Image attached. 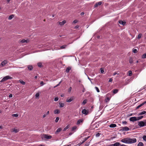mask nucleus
Segmentation results:
<instances>
[{
    "label": "nucleus",
    "instance_id": "f257e3e1",
    "mask_svg": "<svg viewBox=\"0 0 146 146\" xmlns=\"http://www.w3.org/2000/svg\"><path fill=\"white\" fill-rule=\"evenodd\" d=\"M121 141L124 143L131 144L136 142L137 140L135 138L131 139L129 137H127L122 139Z\"/></svg>",
    "mask_w": 146,
    "mask_h": 146
},
{
    "label": "nucleus",
    "instance_id": "f03ea898",
    "mask_svg": "<svg viewBox=\"0 0 146 146\" xmlns=\"http://www.w3.org/2000/svg\"><path fill=\"white\" fill-rule=\"evenodd\" d=\"M138 125L140 127L146 126V120L144 121H141L138 123Z\"/></svg>",
    "mask_w": 146,
    "mask_h": 146
},
{
    "label": "nucleus",
    "instance_id": "7ed1b4c3",
    "mask_svg": "<svg viewBox=\"0 0 146 146\" xmlns=\"http://www.w3.org/2000/svg\"><path fill=\"white\" fill-rule=\"evenodd\" d=\"M12 78L9 76H7L4 77L1 81V82H2L7 80L11 79Z\"/></svg>",
    "mask_w": 146,
    "mask_h": 146
},
{
    "label": "nucleus",
    "instance_id": "20e7f679",
    "mask_svg": "<svg viewBox=\"0 0 146 146\" xmlns=\"http://www.w3.org/2000/svg\"><path fill=\"white\" fill-rule=\"evenodd\" d=\"M129 120L130 121L133 122L138 120L137 117H130Z\"/></svg>",
    "mask_w": 146,
    "mask_h": 146
},
{
    "label": "nucleus",
    "instance_id": "39448f33",
    "mask_svg": "<svg viewBox=\"0 0 146 146\" xmlns=\"http://www.w3.org/2000/svg\"><path fill=\"white\" fill-rule=\"evenodd\" d=\"M8 63V61L6 60H4L2 62H1V67H3L5 65L7 64Z\"/></svg>",
    "mask_w": 146,
    "mask_h": 146
},
{
    "label": "nucleus",
    "instance_id": "423d86ee",
    "mask_svg": "<svg viewBox=\"0 0 146 146\" xmlns=\"http://www.w3.org/2000/svg\"><path fill=\"white\" fill-rule=\"evenodd\" d=\"M74 100V97L73 96H72L71 97L69 98H67L66 100V102L69 103L72 101Z\"/></svg>",
    "mask_w": 146,
    "mask_h": 146
},
{
    "label": "nucleus",
    "instance_id": "0eeeda50",
    "mask_svg": "<svg viewBox=\"0 0 146 146\" xmlns=\"http://www.w3.org/2000/svg\"><path fill=\"white\" fill-rule=\"evenodd\" d=\"M129 128L127 127H121V130L122 131H127L129 130Z\"/></svg>",
    "mask_w": 146,
    "mask_h": 146
},
{
    "label": "nucleus",
    "instance_id": "6e6552de",
    "mask_svg": "<svg viewBox=\"0 0 146 146\" xmlns=\"http://www.w3.org/2000/svg\"><path fill=\"white\" fill-rule=\"evenodd\" d=\"M88 111L85 109L83 110L82 111V113L83 114L86 115L88 113Z\"/></svg>",
    "mask_w": 146,
    "mask_h": 146
},
{
    "label": "nucleus",
    "instance_id": "1a4fd4ad",
    "mask_svg": "<svg viewBox=\"0 0 146 146\" xmlns=\"http://www.w3.org/2000/svg\"><path fill=\"white\" fill-rule=\"evenodd\" d=\"M29 41V39H23L21 40L20 42L21 43H24L25 42L27 43Z\"/></svg>",
    "mask_w": 146,
    "mask_h": 146
},
{
    "label": "nucleus",
    "instance_id": "9d476101",
    "mask_svg": "<svg viewBox=\"0 0 146 146\" xmlns=\"http://www.w3.org/2000/svg\"><path fill=\"white\" fill-rule=\"evenodd\" d=\"M77 128V127L76 126L72 127V131H73V133L75 132L76 131Z\"/></svg>",
    "mask_w": 146,
    "mask_h": 146
},
{
    "label": "nucleus",
    "instance_id": "9b49d317",
    "mask_svg": "<svg viewBox=\"0 0 146 146\" xmlns=\"http://www.w3.org/2000/svg\"><path fill=\"white\" fill-rule=\"evenodd\" d=\"M102 4V2L101 1L99 2H98L96 3L94 5V7H97L99 5H100Z\"/></svg>",
    "mask_w": 146,
    "mask_h": 146
},
{
    "label": "nucleus",
    "instance_id": "f8f14e48",
    "mask_svg": "<svg viewBox=\"0 0 146 146\" xmlns=\"http://www.w3.org/2000/svg\"><path fill=\"white\" fill-rule=\"evenodd\" d=\"M83 120L82 119H80L78 120L77 122V125H79L80 124V123L83 122Z\"/></svg>",
    "mask_w": 146,
    "mask_h": 146
},
{
    "label": "nucleus",
    "instance_id": "ddd939ff",
    "mask_svg": "<svg viewBox=\"0 0 146 146\" xmlns=\"http://www.w3.org/2000/svg\"><path fill=\"white\" fill-rule=\"evenodd\" d=\"M66 23V21L65 20L62 21V22H60L59 23V25L61 26L63 25L65 23Z\"/></svg>",
    "mask_w": 146,
    "mask_h": 146
},
{
    "label": "nucleus",
    "instance_id": "4468645a",
    "mask_svg": "<svg viewBox=\"0 0 146 146\" xmlns=\"http://www.w3.org/2000/svg\"><path fill=\"white\" fill-rule=\"evenodd\" d=\"M45 137L47 139H50L52 138V136L50 135H45Z\"/></svg>",
    "mask_w": 146,
    "mask_h": 146
},
{
    "label": "nucleus",
    "instance_id": "2eb2a0df",
    "mask_svg": "<svg viewBox=\"0 0 146 146\" xmlns=\"http://www.w3.org/2000/svg\"><path fill=\"white\" fill-rule=\"evenodd\" d=\"M116 126V124H111L109 125V127H111V128L115 127Z\"/></svg>",
    "mask_w": 146,
    "mask_h": 146
},
{
    "label": "nucleus",
    "instance_id": "dca6fc26",
    "mask_svg": "<svg viewBox=\"0 0 146 146\" xmlns=\"http://www.w3.org/2000/svg\"><path fill=\"white\" fill-rule=\"evenodd\" d=\"M119 23L120 24L122 25H124L125 24V22H123L122 21L120 20L119 21Z\"/></svg>",
    "mask_w": 146,
    "mask_h": 146
},
{
    "label": "nucleus",
    "instance_id": "f3484780",
    "mask_svg": "<svg viewBox=\"0 0 146 146\" xmlns=\"http://www.w3.org/2000/svg\"><path fill=\"white\" fill-rule=\"evenodd\" d=\"M60 112V110H59L58 109H56L54 110V113L55 114H58Z\"/></svg>",
    "mask_w": 146,
    "mask_h": 146
},
{
    "label": "nucleus",
    "instance_id": "a211bd4d",
    "mask_svg": "<svg viewBox=\"0 0 146 146\" xmlns=\"http://www.w3.org/2000/svg\"><path fill=\"white\" fill-rule=\"evenodd\" d=\"M110 100V98L109 97H107L105 99V102H106L107 103H108V102H109Z\"/></svg>",
    "mask_w": 146,
    "mask_h": 146
},
{
    "label": "nucleus",
    "instance_id": "6ab92c4d",
    "mask_svg": "<svg viewBox=\"0 0 146 146\" xmlns=\"http://www.w3.org/2000/svg\"><path fill=\"white\" fill-rule=\"evenodd\" d=\"M28 68L29 70H32L33 67L31 65H28Z\"/></svg>",
    "mask_w": 146,
    "mask_h": 146
},
{
    "label": "nucleus",
    "instance_id": "aec40b11",
    "mask_svg": "<svg viewBox=\"0 0 146 146\" xmlns=\"http://www.w3.org/2000/svg\"><path fill=\"white\" fill-rule=\"evenodd\" d=\"M61 130L62 129L61 128H58L57 129L55 133L56 134L60 132L61 131Z\"/></svg>",
    "mask_w": 146,
    "mask_h": 146
},
{
    "label": "nucleus",
    "instance_id": "412c9836",
    "mask_svg": "<svg viewBox=\"0 0 146 146\" xmlns=\"http://www.w3.org/2000/svg\"><path fill=\"white\" fill-rule=\"evenodd\" d=\"M146 113V111H143L141 112H140V113H139L138 115H143V114H145Z\"/></svg>",
    "mask_w": 146,
    "mask_h": 146
},
{
    "label": "nucleus",
    "instance_id": "4be33fe9",
    "mask_svg": "<svg viewBox=\"0 0 146 146\" xmlns=\"http://www.w3.org/2000/svg\"><path fill=\"white\" fill-rule=\"evenodd\" d=\"M59 104L60 105V108L63 107L64 106V103H62L60 102L59 103Z\"/></svg>",
    "mask_w": 146,
    "mask_h": 146
},
{
    "label": "nucleus",
    "instance_id": "5701e85b",
    "mask_svg": "<svg viewBox=\"0 0 146 146\" xmlns=\"http://www.w3.org/2000/svg\"><path fill=\"white\" fill-rule=\"evenodd\" d=\"M120 145V143L118 142H116L113 144V146H119Z\"/></svg>",
    "mask_w": 146,
    "mask_h": 146
},
{
    "label": "nucleus",
    "instance_id": "b1692460",
    "mask_svg": "<svg viewBox=\"0 0 146 146\" xmlns=\"http://www.w3.org/2000/svg\"><path fill=\"white\" fill-rule=\"evenodd\" d=\"M14 17V15H10L8 18V19L9 20L11 19Z\"/></svg>",
    "mask_w": 146,
    "mask_h": 146
},
{
    "label": "nucleus",
    "instance_id": "393cba45",
    "mask_svg": "<svg viewBox=\"0 0 146 146\" xmlns=\"http://www.w3.org/2000/svg\"><path fill=\"white\" fill-rule=\"evenodd\" d=\"M143 144L142 142H140L137 145V146H143Z\"/></svg>",
    "mask_w": 146,
    "mask_h": 146
},
{
    "label": "nucleus",
    "instance_id": "a878e982",
    "mask_svg": "<svg viewBox=\"0 0 146 146\" xmlns=\"http://www.w3.org/2000/svg\"><path fill=\"white\" fill-rule=\"evenodd\" d=\"M143 106V105H142V104H141L140 105L138 106L136 108V110H138V109L140 107H141L142 106Z\"/></svg>",
    "mask_w": 146,
    "mask_h": 146
},
{
    "label": "nucleus",
    "instance_id": "bb28decb",
    "mask_svg": "<svg viewBox=\"0 0 146 146\" xmlns=\"http://www.w3.org/2000/svg\"><path fill=\"white\" fill-rule=\"evenodd\" d=\"M71 69V68L70 67H68L66 70V71L67 72H69L70 71V70Z\"/></svg>",
    "mask_w": 146,
    "mask_h": 146
},
{
    "label": "nucleus",
    "instance_id": "cd10ccee",
    "mask_svg": "<svg viewBox=\"0 0 146 146\" xmlns=\"http://www.w3.org/2000/svg\"><path fill=\"white\" fill-rule=\"evenodd\" d=\"M137 117V120H139L140 119H142L143 118V115H141V116H140L138 117Z\"/></svg>",
    "mask_w": 146,
    "mask_h": 146
},
{
    "label": "nucleus",
    "instance_id": "c85d7f7f",
    "mask_svg": "<svg viewBox=\"0 0 146 146\" xmlns=\"http://www.w3.org/2000/svg\"><path fill=\"white\" fill-rule=\"evenodd\" d=\"M40 96V94L39 93H37L35 94V97L36 98H38Z\"/></svg>",
    "mask_w": 146,
    "mask_h": 146
},
{
    "label": "nucleus",
    "instance_id": "c756f323",
    "mask_svg": "<svg viewBox=\"0 0 146 146\" xmlns=\"http://www.w3.org/2000/svg\"><path fill=\"white\" fill-rule=\"evenodd\" d=\"M89 138V137H85L84 139V140L82 142V143H84L85 141H86Z\"/></svg>",
    "mask_w": 146,
    "mask_h": 146
},
{
    "label": "nucleus",
    "instance_id": "7c9ffc66",
    "mask_svg": "<svg viewBox=\"0 0 146 146\" xmlns=\"http://www.w3.org/2000/svg\"><path fill=\"white\" fill-rule=\"evenodd\" d=\"M12 116L13 117H17L19 116V114H18L16 113V114H14L12 115Z\"/></svg>",
    "mask_w": 146,
    "mask_h": 146
},
{
    "label": "nucleus",
    "instance_id": "2f4dec72",
    "mask_svg": "<svg viewBox=\"0 0 146 146\" xmlns=\"http://www.w3.org/2000/svg\"><path fill=\"white\" fill-rule=\"evenodd\" d=\"M13 131L15 133H16L19 132V130L18 129H14Z\"/></svg>",
    "mask_w": 146,
    "mask_h": 146
},
{
    "label": "nucleus",
    "instance_id": "473e14b6",
    "mask_svg": "<svg viewBox=\"0 0 146 146\" xmlns=\"http://www.w3.org/2000/svg\"><path fill=\"white\" fill-rule=\"evenodd\" d=\"M87 102V100H84L83 102L82 103V104L84 105H85Z\"/></svg>",
    "mask_w": 146,
    "mask_h": 146
},
{
    "label": "nucleus",
    "instance_id": "72a5a7b5",
    "mask_svg": "<svg viewBox=\"0 0 146 146\" xmlns=\"http://www.w3.org/2000/svg\"><path fill=\"white\" fill-rule=\"evenodd\" d=\"M19 81L20 83L23 85H25V82L23 81H22L21 80H20Z\"/></svg>",
    "mask_w": 146,
    "mask_h": 146
},
{
    "label": "nucleus",
    "instance_id": "f704fd0d",
    "mask_svg": "<svg viewBox=\"0 0 146 146\" xmlns=\"http://www.w3.org/2000/svg\"><path fill=\"white\" fill-rule=\"evenodd\" d=\"M129 74L128 75L129 76H131L132 75V72L131 71L129 70L128 71Z\"/></svg>",
    "mask_w": 146,
    "mask_h": 146
},
{
    "label": "nucleus",
    "instance_id": "c9c22d12",
    "mask_svg": "<svg viewBox=\"0 0 146 146\" xmlns=\"http://www.w3.org/2000/svg\"><path fill=\"white\" fill-rule=\"evenodd\" d=\"M66 45H63L62 46L60 47V48L61 49H64L66 47Z\"/></svg>",
    "mask_w": 146,
    "mask_h": 146
},
{
    "label": "nucleus",
    "instance_id": "e433bc0d",
    "mask_svg": "<svg viewBox=\"0 0 146 146\" xmlns=\"http://www.w3.org/2000/svg\"><path fill=\"white\" fill-rule=\"evenodd\" d=\"M101 134L100 133H98L96 134V136L97 137H99Z\"/></svg>",
    "mask_w": 146,
    "mask_h": 146
},
{
    "label": "nucleus",
    "instance_id": "4c0bfd02",
    "mask_svg": "<svg viewBox=\"0 0 146 146\" xmlns=\"http://www.w3.org/2000/svg\"><path fill=\"white\" fill-rule=\"evenodd\" d=\"M90 142H87L85 145V146H88L89 145H90Z\"/></svg>",
    "mask_w": 146,
    "mask_h": 146
},
{
    "label": "nucleus",
    "instance_id": "58836bf2",
    "mask_svg": "<svg viewBox=\"0 0 146 146\" xmlns=\"http://www.w3.org/2000/svg\"><path fill=\"white\" fill-rule=\"evenodd\" d=\"M95 88L98 92H100V91L98 87H95Z\"/></svg>",
    "mask_w": 146,
    "mask_h": 146
},
{
    "label": "nucleus",
    "instance_id": "ea45409f",
    "mask_svg": "<svg viewBox=\"0 0 146 146\" xmlns=\"http://www.w3.org/2000/svg\"><path fill=\"white\" fill-rule=\"evenodd\" d=\"M38 66V67H41L42 66V63L41 62H39L37 64Z\"/></svg>",
    "mask_w": 146,
    "mask_h": 146
},
{
    "label": "nucleus",
    "instance_id": "a19ab883",
    "mask_svg": "<svg viewBox=\"0 0 146 146\" xmlns=\"http://www.w3.org/2000/svg\"><path fill=\"white\" fill-rule=\"evenodd\" d=\"M118 90L117 89H115L113 90V93L115 94L117 93Z\"/></svg>",
    "mask_w": 146,
    "mask_h": 146
},
{
    "label": "nucleus",
    "instance_id": "79ce46f5",
    "mask_svg": "<svg viewBox=\"0 0 146 146\" xmlns=\"http://www.w3.org/2000/svg\"><path fill=\"white\" fill-rule=\"evenodd\" d=\"M143 139L146 142V136L144 135L143 136Z\"/></svg>",
    "mask_w": 146,
    "mask_h": 146
},
{
    "label": "nucleus",
    "instance_id": "37998d69",
    "mask_svg": "<svg viewBox=\"0 0 146 146\" xmlns=\"http://www.w3.org/2000/svg\"><path fill=\"white\" fill-rule=\"evenodd\" d=\"M141 36H142L141 34H139L138 35V37H137V38L139 39H140L141 37Z\"/></svg>",
    "mask_w": 146,
    "mask_h": 146
},
{
    "label": "nucleus",
    "instance_id": "c03bdc74",
    "mask_svg": "<svg viewBox=\"0 0 146 146\" xmlns=\"http://www.w3.org/2000/svg\"><path fill=\"white\" fill-rule=\"evenodd\" d=\"M142 58H146V53L142 55Z\"/></svg>",
    "mask_w": 146,
    "mask_h": 146
},
{
    "label": "nucleus",
    "instance_id": "a18cd8bd",
    "mask_svg": "<svg viewBox=\"0 0 146 146\" xmlns=\"http://www.w3.org/2000/svg\"><path fill=\"white\" fill-rule=\"evenodd\" d=\"M129 62L130 64H131L133 62V60L132 58H131L129 59Z\"/></svg>",
    "mask_w": 146,
    "mask_h": 146
},
{
    "label": "nucleus",
    "instance_id": "49530a36",
    "mask_svg": "<svg viewBox=\"0 0 146 146\" xmlns=\"http://www.w3.org/2000/svg\"><path fill=\"white\" fill-rule=\"evenodd\" d=\"M59 117H57L56 118V119L55 120V122L56 123L57 122H58V121L59 120Z\"/></svg>",
    "mask_w": 146,
    "mask_h": 146
},
{
    "label": "nucleus",
    "instance_id": "de8ad7c7",
    "mask_svg": "<svg viewBox=\"0 0 146 146\" xmlns=\"http://www.w3.org/2000/svg\"><path fill=\"white\" fill-rule=\"evenodd\" d=\"M133 52L134 53H137V49H133Z\"/></svg>",
    "mask_w": 146,
    "mask_h": 146
},
{
    "label": "nucleus",
    "instance_id": "09e8293b",
    "mask_svg": "<svg viewBox=\"0 0 146 146\" xmlns=\"http://www.w3.org/2000/svg\"><path fill=\"white\" fill-rule=\"evenodd\" d=\"M82 87L83 88V90L82 92H84L85 91V89L84 88V87L83 85H82Z\"/></svg>",
    "mask_w": 146,
    "mask_h": 146
},
{
    "label": "nucleus",
    "instance_id": "8fccbe9b",
    "mask_svg": "<svg viewBox=\"0 0 146 146\" xmlns=\"http://www.w3.org/2000/svg\"><path fill=\"white\" fill-rule=\"evenodd\" d=\"M69 127L68 126H67L66 127H65L63 130L64 131H66L67 129Z\"/></svg>",
    "mask_w": 146,
    "mask_h": 146
},
{
    "label": "nucleus",
    "instance_id": "3c124183",
    "mask_svg": "<svg viewBox=\"0 0 146 146\" xmlns=\"http://www.w3.org/2000/svg\"><path fill=\"white\" fill-rule=\"evenodd\" d=\"M58 97H55L54 99V101H57L58 100Z\"/></svg>",
    "mask_w": 146,
    "mask_h": 146
},
{
    "label": "nucleus",
    "instance_id": "603ef678",
    "mask_svg": "<svg viewBox=\"0 0 146 146\" xmlns=\"http://www.w3.org/2000/svg\"><path fill=\"white\" fill-rule=\"evenodd\" d=\"M100 70H101V73H102V74L104 73V71L103 69L102 68H101Z\"/></svg>",
    "mask_w": 146,
    "mask_h": 146
},
{
    "label": "nucleus",
    "instance_id": "864d4df0",
    "mask_svg": "<svg viewBox=\"0 0 146 146\" xmlns=\"http://www.w3.org/2000/svg\"><path fill=\"white\" fill-rule=\"evenodd\" d=\"M44 82L43 81H41L40 82V85L41 86H42L44 85Z\"/></svg>",
    "mask_w": 146,
    "mask_h": 146
},
{
    "label": "nucleus",
    "instance_id": "5fc2aeb1",
    "mask_svg": "<svg viewBox=\"0 0 146 146\" xmlns=\"http://www.w3.org/2000/svg\"><path fill=\"white\" fill-rule=\"evenodd\" d=\"M61 82V81H60L59 83V84H58L57 85H56V86H55L54 87V88H56V87H57L58 86H59V85L60 84Z\"/></svg>",
    "mask_w": 146,
    "mask_h": 146
},
{
    "label": "nucleus",
    "instance_id": "6e6d98bb",
    "mask_svg": "<svg viewBox=\"0 0 146 146\" xmlns=\"http://www.w3.org/2000/svg\"><path fill=\"white\" fill-rule=\"evenodd\" d=\"M78 22V21L77 20H75L73 21L72 23H77Z\"/></svg>",
    "mask_w": 146,
    "mask_h": 146
},
{
    "label": "nucleus",
    "instance_id": "4d7b16f0",
    "mask_svg": "<svg viewBox=\"0 0 146 146\" xmlns=\"http://www.w3.org/2000/svg\"><path fill=\"white\" fill-rule=\"evenodd\" d=\"M122 123L124 124H126L127 123V122L126 121H124L122 122Z\"/></svg>",
    "mask_w": 146,
    "mask_h": 146
},
{
    "label": "nucleus",
    "instance_id": "13d9d810",
    "mask_svg": "<svg viewBox=\"0 0 146 146\" xmlns=\"http://www.w3.org/2000/svg\"><path fill=\"white\" fill-rule=\"evenodd\" d=\"M113 80V79L111 78H110L109 80V82H111Z\"/></svg>",
    "mask_w": 146,
    "mask_h": 146
},
{
    "label": "nucleus",
    "instance_id": "bf43d9fd",
    "mask_svg": "<svg viewBox=\"0 0 146 146\" xmlns=\"http://www.w3.org/2000/svg\"><path fill=\"white\" fill-rule=\"evenodd\" d=\"M12 97H13V95L11 94H10L9 96V97L10 98H12Z\"/></svg>",
    "mask_w": 146,
    "mask_h": 146
},
{
    "label": "nucleus",
    "instance_id": "052dcab7",
    "mask_svg": "<svg viewBox=\"0 0 146 146\" xmlns=\"http://www.w3.org/2000/svg\"><path fill=\"white\" fill-rule=\"evenodd\" d=\"M142 104V105H143V106L145 104H146V101H145V102H143Z\"/></svg>",
    "mask_w": 146,
    "mask_h": 146
},
{
    "label": "nucleus",
    "instance_id": "680f3d73",
    "mask_svg": "<svg viewBox=\"0 0 146 146\" xmlns=\"http://www.w3.org/2000/svg\"><path fill=\"white\" fill-rule=\"evenodd\" d=\"M142 104V105H143V106L145 104H146V101H145V102H143Z\"/></svg>",
    "mask_w": 146,
    "mask_h": 146
},
{
    "label": "nucleus",
    "instance_id": "e2e57ef3",
    "mask_svg": "<svg viewBox=\"0 0 146 146\" xmlns=\"http://www.w3.org/2000/svg\"><path fill=\"white\" fill-rule=\"evenodd\" d=\"M78 27H79V26L77 25V26H76L75 27V29H78Z\"/></svg>",
    "mask_w": 146,
    "mask_h": 146
},
{
    "label": "nucleus",
    "instance_id": "0e129e2a",
    "mask_svg": "<svg viewBox=\"0 0 146 146\" xmlns=\"http://www.w3.org/2000/svg\"><path fill=\"white\" fill-rule=\"evenodd\" d=\"M84 12H82L81 13L80 15H84Z\"/></svg>",
    "mask_w": 146,
    "mask_h": 146
},
{
    "label": "nucleus",
    "instance_id": "69168bd1",
    "mask_svg": "<svg viewBox=\"0 0 146 146\" xmlns=\"http://www.w3.org/2000/svg\"><path fill=\"white\" fill-rule=\"evenodd\" d=\"M46 114H44L43 115V117L44 118L46 116Z\"/></svg>",
    "mask_w": 146,
    "mask_h": 146
},
{
    "label": "nucleus",
    "instance_id": "338daca9",
    "mask_svg": "<svg viewBox=\"0 0 146 146\" xmlns=\"http://www.w3.org/2000/svg\"><path fill=\"white\" fill-rule=\"evenodd\" d=\"M72 90V88L71 87H70L69 88V91H70L71 90Z\"/></svg>",
    "mask_w": 146,
    "mask_h": 146
},
{
    "label": "nucleus",
    "instance_id": "774afa93",
    "mask_svg": "<svg viewBox=\"0 0 146 146\" xmlns=\"http://www.w3.org/2000/svg\"><path fill=\"white\" fill-rule=\"evenodd\" d=\"M108 146H113V144H112L109 145Z\"/></svg>",
    "mask_w": 146,
    "mask_h": 146
}]
</instances>
